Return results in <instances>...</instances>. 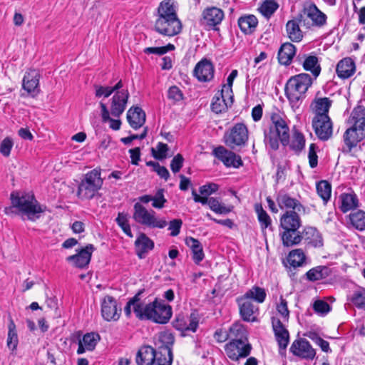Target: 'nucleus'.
Here are the masks:
<instances>
[{
  "mask_svg": "<svg viewBox=\"0 0 365 365\" xmlns=\"http://www.w3.org/2000/svg\"><path fill=\"white\" fill-rule=\"evenodd\" d=\"M175 49V46L173 44L169 43L166 46L162 47H148L144 49V52L148 54L155 53L158 55H163L169 51Z\"/></svg>",
  "mask_w": 365,
  "mask_h": 365,
  "instance_id": "obj_59",
  "label": "nucleus"
},
{
  "mask_svg": "<svg viewBox=\"0 0 365 365\" xmlns=\"http://www.w3.org/2000/svg\"><path fill=\"white\" fill-rule=\"evenodd\" d=\"M304 70L310 71L314 76V78L320 74L321 67L318 58L315 56H307L303 62Z\"/></svg>",
  "mask_w": 365,
  "mask_h": 365,
  "instance_id": "obj_41",
  "label": "nucleus"
},
{
  "mask_svg": "<svg viewBox=\"0 0 365 365\" xmlns=\"http://www.w3.org/2000/svg\"><path fill=\"white\" fill-rule=\"evenodd\" d=\"M272 125L270 133L272 137H289V128L287 122L279 115L274 114L271 117Z\"/></svg>",
  "mask_w": 365,
  "mask_h": 365,
  "instance_id": "obj_23",
  "label": "nucleus"
},
{
  "mask_svg": "<svg viewBox=\"0 0 365 365\" xmlns=\"http://www.w3.org/2000/svg\"><path fill=\"white\" fill-rule=\"evenodd\" d=\"M237 301L240 307V313L243 320L247 322L255 321V318L253 317V314L258 310L257 307L250 300L243 296L237 298Z\"/></svg>",
  "mask_w": 365,
  "mask_h": 365,
  "instance_id": "obj_24",
  "label": "nucleus"
},
{
  "mask_svg": "<svg viewBox=\"0 0 365 365\" xmlns=\"http://www.w3.org/2000/svg\"><path fill=\"white\" fill-rule=\"evenodd\" d=\"M94 249L93 245L88 244L81 249L77 254L67 257V260L77 267L83 268L89 264Z\"/></svg>",
  "mask_w": 365,
  "mask_h": 365,
  "instance_id": "obj_17",
  "label": "nucleus"
},
{
  "mask_svg": "<svg viewBox=\"0 0 365 365\" xmlns=\"http://www.w3.org/2000/svg\"><path fill=\"white\" fill-rule=\"evenodd\" d=\"M330 274V270L327 267L318 266L309 270L306 275L310 281H317L325 279Z\"/></svg>",
  "mask_w": 365,
  "mask_h": 365,
  "instance_id": "obj_42",
  "label": "nucleus"
},
{
  "mask_svg": "<svg viewBox=\"0 0 365 365\" xmlns=\"http://www.w3.org/2000/svg\"><path fill=\"white\" fill-rule=\"evenodd\" d=\"M199 324V317L195 312H192L189 317L185 319L183 317H178L175 322L176 329L180 331H196Z\"/></svg>",
  "mask_w": 365,
  "mask_h": 365,
  "instance_id": "obj_22",
  "label": "nucleus"
},
{
  "mask_svg": "<svg viewBox=\"0 0 365 365\" xmlns=\"http://www.w3.org/2000/svg\"><path fill=\"white\" fill-rule=\"evenodd\" d=\"M272 324L276 339L281 349H285L289 343V334L280 319L272 317Z\"/></svg>",
  "mask_w": 365,
  "mask_h": 365,
  "instance_id": "obj_20",
  "label": "nucleus"
},
{
  "mask_svg": "<svg viewBox=\"0 0 365 365\" xmlns=\"http://www.w3.org/2000/svg\"><path fill=\"white\" fill-rule=\"evenodd\" d=\"M313 309L317 313L326 314L330 311V306L324 301L317 300L314 303Z\"/></svg>",
  "mask_w": 365,
  "mask_h": 365,
  "instance_id": "obj_64",
  "label": "nucleus"
},
{
  "mask_svg": "<svg viewBox=\"0 0 365 365\" xmlns=\"http://www.w3.org/2000/svg\"><path fill=\"white\" fill-rule=\"evenodd\" d=\"M40 75L36 70L26 72L22 81V88L31 97L36 96L39 92Z\"/></svg>",
  "mask_w": 365,
  "mask_h": 365,
  "instance_id": "obj_12",
  "label": "nucleus"
},
{
  "mask_svg": "<svg viewBox=\"0 0 365 365\" xmlns=\"http://www.w3.org/2000/svg\"><path fill=\"white\" fill-rule=\"evenodd\" d=\"M160 356L156 353L155 360L158 365H171L173 354L171 349L167 346H160Z\"/></svg>",
  "mask_w": 365,
  "mask_h": 365,
  "instance_id": "obj_45",
  "label": "nucleus"
},
{
  "mask_svg": "<svg viewBox=\"0 0 365 365\" xmlns=\"http://www.w3.org/2000/svg\"><path fill=\"white\" fill-rule=\"evenodd\" d=\"M8 336L6 340V345L7 347L11 349L12 351L16 349L19 339H18V335L16 330V325L13 321V319L11 318L10 322L8 326Z\"/></svg>",
  "mask_w": 365,
  "mask_h": 365,
  "instance_id": "obj_43",
  "label": "nucleus"
},
{
  "mask_svg": "<svg viewBox=\"0 0 365 365\" xmlns=\"http://www.w3.org/2000/svg\"><path fill=\"white\" fill-rule=\"evenodd\" d=\"M155 29L164 36H173L181 31L182 24L179 19L157 18Z\"/></svg>",
  "mask_w": 365,
  "mask_h": 365,
  "instance_id": "obj_9",
  "label": "nucleus"
},
{
  "mask_svg": "<svg viewBox=\"0 0 365 365\" xmlns=\"http://www.w3.org/2000/svg\"><path fill=\"white\" fill-rule=\"evenodd\" d=\"M312 126L317 137H331L332 135V123L329 115H315Z\"/></svg>",
  "mask_w": 365,
  "mask_h": 365,
  "instance_id": "obj_14",
  "label": "nucleus"
},
{
  "mask_svg": "<svg viewBox=\"0 0 365 365\" xmlns=\"http://www.w3.org/2000/svg\"><path fill=\"white\" fill-rule=\"evenodd\" d=\"M353 125L346 129L344 137H351L354 134L365 137V108L359 106L351 113Z\"/></svg>",
  "mask_w": 365,
  "mask_h": 365,
  "instance_id": "obj_8",
  "label": "nucleus"
},
{
  "mask_svg": "<svg viewBox=\"0 0 365 365\" xmlns=\"http://www.w3.org/2000/svg\"><path fill=\"white\" fill-rule=\"evenodd\" d=\"M296 53V48L291 43L282 44L278 52L279 62L282 65H289Z\"/></svg>",
  "mask_w": 365,
  "mask_h": 365,
  "instance_id": "obj_33",
  "label": "nucleus"
},
{
  "mask_svg": "<svg viewBox=\"0 0 365 365\" xmlns=\"http://www.w3.org/2000/svg\"><path fill=\"white\" fill-rule=\"evenodd\" d=\"M243 297L249 300L253 299L257 303H262L266 298V292L264 289L255 286L249 289Z\"/></svg>",
  "mask_w": 365,
  "mask_h": 365,
  "instance_id": "obj_46",
  "label": "nucleus"
},
{
  "mask_svg": "<svg viewBox=\"0 0 365 365\" xmlns=\"http://www.w3.org/2000/svg\"><path fill=\"white\" fill-rule=\"evenodd\" d=\"M168 147L167 144L159 143L156 148H152L151 151L153 157L158 160H163L167 157Z\"/></svg>",
  "mask_w": 365,
  "mask_h": 365,
  "instance_id": "obj_55",
  "label": "nucleus"
},
{
  "mask_svg": "<svg viewBox=\"0 0 365 365\" xmlns=\"http://www.w3.org/2000/svg\"><path fill=\"white\" fill-rule=\"evenodd\" d=\"M317 192L319 196L327 203L331 197V186L326 180H322L317 184Z\"/></svg>",
  "mask_w": 365,
  "mask_h": 365,
  "instance_id": "obj_50",
  "label": "nucleus"
},
{
  "mask_svg": "<svg viewBox=\"0 0 365 365\" xmlns=\"http://www.w3.org/2000/svg\"><path fill=\"white\" fill-rule=\"evenodd\" d=\"M257 19L254 15H247L238 19V25L241 31L246 34L253 33L257 26Z\"/></svg>",
  "mask_w": 365,
  "mask_h": 365,
  "instance_id": "obj_36",
  "label": "nucleus"
},
{
  "mask_svg": "<svg viewBox=\"0 0 365 365\" xmlns=\"http://www.w3.org/2000/svg\"><path fill=\"white\" fill-rule=\"evenodd\" d=\"M280 235L282 244L286 247L298 245L303 238V236L298 230L292 231L291 230H283Z\"/></svg>",
  "mask_w": 365,
  "mask_h": 365,
  "instance_id": "obj_37",
  "label": "nucleus"
},
{
  "mask_svg": "<svg viewBox=\"0 0 365 365\" xmlns=\"http://www.w3.org/2000/svg\"><path fill=\"white\" fill-rule=\"evenodd\" d=\"M351 224L354 227L360 231L365 230V212L357 210L349 215Z\"/></svg>",
  "mask_w": 365,
  "mask_h": 365,
  "instance_id": "obj_47",
  "label": "nucleus"
},
{
  "mask_svg": "<svg viewBox=\"0 0 365 365\" xmlns=\"http://www.w3.org/2000/svg\"><path fill=\"white\" fill-rule=\"evenodd\" d=\"M212 155L227 168H237L242 165V161L239 155L227 150L223 146L215 148L212 150Z\"/></svg>",
  "mask_w": 365,
  "mask_h": 365,
  "instance_id": "obj_10",
  "label": "nucleus"
},
{
  "mask_svg": "<svg viewBox=\"0 0 365 365\" xmlns=\"http://www.w3.org/2000/svg\"><path fill=\"white\" fill-rule=\"evenodd\" d=\"M228 107L230 106L225 101V100H223V98L218 96L217 94L214 96L211 104L212 111L216 113H220L225 110Z\"/></svg>",
  "mask_w": 365,
  "mask_h": 365,
  "instance_id": "obj_53",
  "label": "nucleus"
},
{
  "mask_svg": "<svg viewBox=\"0 0 365 365\" xmlns=\"http://www.w3.org/2000/svg\"><path fill=\"white\" fill-rule=\"evenodd\" d=\"M101 169L95 168L85 175L80 182L77 195L82 200H91L95 197L103 185Z\"/></svg>",
  "mask_w": 365,
  "mask_h": 365,
  "instance_id": "obj_4",
  "label": "nucleus"
},
{
  "mask_svg": "<svg viewBox=\"0 0 365 365\" xmlns=\"http://www.w3.org/2000/svg\"><path fill=\"white\" fill-rule=\"evenodd\" d=\"M348 300L354 307L365 310V289L359 287L348 297Z\"/></svg>",
  "mask_w": 365,
  "mask_h": 365,
  "instance_id": "obj_40",
  "label": "nucleus"
},
{
  "mask_svg": "<svg viewBox=\"0 0 365 365\" xmlns=\"http://www.w3.org/2000/svg\"><path fill=\"white\" fill-rule=\"evenodd\" d=\"M135 252L139 258L145 257L146 254L154 247V242L145 234L141 233L136 239Z\"/></svg>",
  "mask_w": 365,
  "mask_h": 365,
  "instance_id": "obj_28",
  "label": "nucleus"
},
{
  "mask_svg": "<svg viewBox=\"0 0 365 365\" xmlns=\"http://www.w3.org/2000/svg\"><path fill=\"white\" fill-rule=\"evenodd\" d=\"M333 101L327 97H317L313 100L310 108L315 115H328Z\"/></svg>",
  "mask_w": 365,
  "mask_h": 365,
  "instance_id": "obj_25",
  "label": "nucleus"
},
{
  "mask_svg": "<svg viewBox=\"0 0 365 365\" xmlns=\"http://www.w3.org/2000/svg\"><path fill=\"white\" fill-rule=\"evenodd\" d=\"M214 71L212 63L207 59H202L196 64L193 73L199 81L207 82L213 78Z\"/></svg>",
  "mask_w": 365,
  "mask_h": 365,
  "instance_id": "obj_16",
  "label": "nucleus"
},
{
  "mask_svg": "<svg viewBox=\"0 0 365 365\" xmlns=\"http://www.w3.org/2000/svg\"><path fill=\"white\" fill-rule=\"evenodd\" d=\"M312 84V79L307 73H300L288 80L285 86V95L293 109L299 108Z\"/></svg>",
  "mask_w": 365,
  "mask_h": 365,
  "instance_id": "obj_3",
  "label": "nucleus"
},
{
  "mask_svg": "<svg viewBox=\"0 0 365 365\" xmlns=\"http://www.w3.org/2000/svg\"><path fill=\"white\" fill-rule=\"evenodd\" d=\"M100 108L101 110V117L104 123H108L109 127L113 130H118L121 124L120 120L118 119H112L110 117V113L109 112V110L104 103L100 102Z\"/></svg>",
  "mask_w": 365,
  "mask_h": 365,
  "instance_id": "obj_44",
  "label": "nucleus"
},
{
  "mask_svg": "<svg viewBox=\"0 0 365 365\" xmlns=\"http://www.w3.org/2000/svg\"><path fill=\"white\" fill-rule=\"evenodd\" d=\"M276 200L282 210H294L296 212H299L303 209V205L298 200L283 192H278Z\"/></svg>",
  "mask_w": 365,
  "mask_h": 365,
  "instance_id": "obj_19",
  "label": "nucleus"
},
{
  "mask_svg": "<svg viewBox=\"0 0 365 365\" xmlns=\"http://www.w3.org/2000/svg\"><path fill=\"white\" fill-rule=\"evenodd\" d=\"M318 150V147L316 144L312 143L309 148V164L312 168H314L318 165V156L317 155V150Z\"/></svg>",
  "mask_w": 365,
  "mask_h": 365,
  "instance_id": "obj_60",
  "label": "nucleus"
},
{
  "mask_svg": "<svg viewBox=\"0 0 365 365\" xmlns=\"http://www.w3.org/2000/svg\"><path fill=\"white\" fill-rule=\"evenodd\" d=\"M133 218L137 223L150 228L163 229L167 225L165 218H160L154 210H148L140 202L133 206Z\"/></svg>",
  "mask_w": 365,
  "mask_h": 365,
  "instance_id": "obj_5",
  "label": "nucleus"
},
{
  "mask_svg": "<svg viewBox=\"0 0 365 365\" xmlns=\"http://www.w3.org/2000/svg\"><path fill=\"white\" fill-rule=\"evenodd\" d=\"M127 120L132 128L137 129L144 124L145 113L140 107H131L127 112Z\"/></svg>",
  "mask_w": 365,
  "mask_h": 365,
  "instance_id": "obj_29",
  "label": "nucleus"
},
{
  "mask_svg": "<svg viewBox=\"0 0 365 365\" xmlns=\"http://www.w3.org/2000/svg\"><path fill=\"white\" fill-rule=\"evenodd\" d=\"M252 345L249 341H228L224 346L226 356L232 361L238 362L247 357L252 351Z\"/></svg>",
  "mask_w": 365,
  "mask_h": 365,
  "instance_id": "obj_7",
  "label": "nucleus"
},
{
  "mask_svg": "<svg viewBox=\"0 0 365 365\" xmlns=\"http://www.w3.org/2000/svg\"><path fill=\"white\" fill-rule=\"evenodd\" d=\"M155 357V350L150 346H144L138 350L135 361L138 365H153Z\"/></svg>",
  "mask_w": 365,
  "mask_h": 365,
  "instance_id": "obj_26",
  "label": "nucleus"
},
{
  "mask_svg": "<svg viewBox=\"0 0 365 365\" xmlns=\"http://www.w3.org/2000/svg\"><path fill=\"white\" fill-rule=\"evenodd\" d=\"M298 15L302 16L303 26L307 29L312 26L322 27L327 22L326 14L321 11L314 4L305 5L302 11Z\"/></svg>",
  "mask_w": 365,
  "mask_h": 365,
  "instance_id": "obj_6",
  "label": "nucleus"
},
{
  "mask_svg": "<svg viewBox=\"0 0 365 365\" xmlns=\"http://www.w3.org/2000/svg\"><path fill=\"white\" fill-rule=\"evenodd\" d=\"M11 206L5 207L4 212L7 215H11L15 213L14 209L18 210L22 219L31 221L38 220L43 209L35 199L33 194L14 192L10 197Z\"/></svg>",
  "mask_w": 365,
  "mask_h": 365,
  "instance_id": "obj_2",
  "label": "nucleus"
},
{
  "mask_svg": "<svg viewBox=\"0 0 365 365\" xmlns=\"http://www.w3.org/2000/svg\"><path fill=\"white\" fill-rule=\"evenodd\" d=\"M13 145L14 143L11 138H4L0 143V153L5 157H8L10 155Z\"/></svg>",
  "mask_w": 365,
  "mask_h": 365,
  "instance_id": "obj_63",
  "label": "nucleus"
},
{
  "mask_svg": "<svg viewBox=\"0 0 365 365\" xmlns=\"http://www.w3.org/2000/svg\"><path fill=\"white\" fill-rule=\"evenodd\" d=\"M99 339L100 336L98 334L92 332L85 334L81 339H79L77 354H82L86 351H93Z\"/></svg>",
  "mask_w": 365,
  "mask_h": 365,
  "instance_id": "obj_30",
  "label": "nucleus"
},
{
  "mask_svg": "<svg viewBox=\"0 0 365 365\" xmlns=\"http://www.w3.org/2000/svg\"><path fill=\"white\" fill-rule=\"evenodd\" d=\"M202 16L205 24L210 26H215L222 22L224 12L217 7H211L204 10Z\"/></svg>",
  "mask_w": 365,
  "mask_h": 365,
  "instance_id": "obj_27",
  "label": "nucleus"
},
{
  "mask_svg": "<svg viewBox=\"0 0 365 365\" xmlns=\"http://www.w3.org/2000/svg\"><path fill=\"white\" fill-rule=\"evenodd\" d=\"M186 245L190 248L192 253V259L194 262L199 264L205 257L202 246L197 239L192 237H187L185 240Z\"/></svg>",
  "mask_w": 365,
  "mask_h": 365,
  "instance_id": "obj_35",
  "label": "nucleus"
},
{
  "mask_svg": "<svg viewBox=\"0 0 365 365\" xmlns=\"http://www.w3.org/2000/svg\"><path fill=\"white\" fill-rule=\"evenodd\" d=\"M229 341H249L247 337V331L244 326L240 323H235L232 324L229 330Z\"/></svg>",
  "mask_w": 365,
  "mask_h": 365,
  "instance_id": "obj_38",
  "label": "nucleus"
},
{
  "mask_svg": "<svg viewBox=\"0 0 365 365\" xmlns=\"http://www.w3.org/2000/svg\"><path fill=\"white\" fill-rule=\"evenodd\" d=\"M117 224L121 227L125 235L132 237V232L128 223V215L123 212L118 213V215L116 218Z\"/></svg>",
  "mask_w": 365,
  "mask_h": 365,
  "instance_id": "obj_52",
  "label": "nucleus"
},
{
  "mask_svg": "<svg viewBox=\"0 0 365 365\" xmlns=\"http://www.w3.org/2000/svg\"><path fill=\"white\" fill-rule=\"evenodd\" d=\"M152 202V206L154 208L162 209L164 207L167 200L164 197V190L163 189L158 190L155 195L153 196Z\"/></svg>",
  "mask_w": 365,
  "mask_h": 365,
  "instance_id": "obj_56",
  "label": "nucleus"
},
{
  "mask_svg": "<svg viewBox=\"0 0 365 365\" xmlns=\"http://www.w3.org/2000/svg\"><path fill=\"white\" fill-rule=\"evenodd\" d=\"M255 211L257 213L258 220L262 228H267L271 225V219L267 213L263 210L262 205H257Z\"/></svg>",
  "mask_w": 365,
  "mask_h": 365,
  "instance_id": "obj_54",
  "label": "nucleus"
},
{
  "mask_svg": "<svg viewBox=\"0 0 365 365\" xmlns=\"http://www.w3.org/2000/svg\"><path fill=\"white\" fill-rule=\"evenodd\" d=\"M304 237L308 244L317 247L323 245L322 237L319 232L314 227H309L304 230Z\"/></svg>",
  "mask_w": 365,
  "mask_h": 365,
  "instance_id": "obj_39",
  "label": "nucleus"
},
{
  "mask_svg": "<svg viewBox=\"0 0 365 365\" xmlns=\"http://www.w3.org/2000/svg\"><path fill=\"white\" fill-rule=\"evenodd\" d=\"M133 312L137 318L140 320H151L158 324L167 323L172 316V309L163 301L155 299L151 303L146 304L135 295L124 308L125 314L129 317Z\"/></svg>",
  "mask_w": 365,
  "mask_h": 365,
  "instance_id": "obj_1",
  "label": "nucleus"
},
{
  "mask_svg": "<svg viewBox=\"0 0 365 365\" xmlns=\"http://www.w3.org/2000/svg\"><path fill=\"white\" fill-rule=\"evenodd\" d=\"M120 309L117 308L115 299L110 296H106L101 302V314L106 321H116L120 317Z\"/></svg>",
  "mask_w": 365,
  "mask_h": 365,
  "instance_id": "obj_15",
  "label": "nucleus"
},
{
  "mask_svg": "<svg viewBox=\"0 0 365 365\" xmlns=\"http://www.w3.org/2000/svg\"><path fill=\"white\" fill-rule=\"evenodd\" d=\"M301 225V218L294 210H287L280 217V227L282 230L297 231Z\"/></svg>",
  "mask_w": 365,
  "mask_h": 365,
  "instance_id": "obj_18",
  "label": "nucleus"
},
{
  "mask_svg": "<svg viewBox=\"0 0 365 365\" xmlns=\"http://www.w3.org/2000/svg\"><path fill=\"white\" fill-rule=\"evenodd\" d=\"M217 96L223 98L230 106L232 105L234 96L232 88L230 86H222L220 93Z\"/></svg>",
  "mask_w": 365,
  "mask_h": 365,
  "instance_id": "obj_57",
  "label": "nucleus"
},
{
  "mask_svg": "<svg viewBox=\"0 0 365 365\" xmlns=\"http://www.w3.org/2000/svg\"><path fill=\"white\" fill-rule=\"evenodd\" d=\"M336 70L338 76L345 79L351 77L354 73L356 67L351 58H345L337 63Z\"/></svg>",
  "mask_w": 365,
  "mask_h": 365,
  "instance_id": "obj_32",
  "label": "nucleus"
},
{
  "mask_svg": "<svg viewBox=\"0 0 365 365\" xmlns=\"http://www.w3.org/2000/svg\"><path fill=\"white\" fill-rule=\"evenodd\" d=\"M339 198L341 200L339 208L344 213L352 210L359 206L357 196L354 193H343L340 195Z\"/></svg>",
  "mask_w": 365,
  "mask_h": 365,
  "instance_id": "obj_34",
  "label": "nucleus"
},
{
  "mask_svg": "<svg viewBox=\"0 0 365 365\" xmlns=\"http://www.w3.org/2000/svg\"><path fill=\"white\" fill-rule=\"evenodd\" d=\"M248 130L244 123H237L232 127L230 137H247Z\"/></svg>",
  "mask_w": 365,
  "mask_h": 365,
  "instance_id": "obj_58",
  "label": "nucleus"
},
{
  "mask_svg": "<svg viewBox=\"0 0 365 365\" xmlns=\"http://www.w3.org/2000/svg\"><path fill=\"white\" fill-rule=\"evenodd\" d=\"M209 207L211 210L220 215L228 214L232 210V206H226L215 197L209 198Z\"/></svg>",
  "mask_w": 365,
  "mask_h": 365,
  "instance_id": "obj_49",
  "label": "nucleus"
},
{
  "mask_svg": "<svg viewBox=\"0 0 365 365\" xmlns=\"http://www.w3.org/2000/svg\"><path fill=\"white\" fill-rule=\"evenodd\" d=\"M290 351L295 356L309 360L313 359L316 355L315 350L305 339L295 340L290 347Z\"/></svg>",
  "mask_w": 365,
  "mask_h": 365,
  "instance_id": "obj_13",
  "label": "nucleus"
},
{
  "mask_svg": "<svg viewBox=\"0 0 365 365\" xmlns=\"http://www.w3.org/2000/svg\"><path fill=\"white\" fill-rule=\"evenodd\" d=\"M168 98L175 103L182 100L183 94L178 86H173L168 91Z\"/></svg>",
  "mask_w": 365,
  "mask_h": 365,
  "instance_id": "obj_61",
  "label": "nucleus"
},
{
  "mask_svg": "<svg viewBox=\"0 0 365 365\" xmlns=\"http://www.w3.org/2000/svg\"><path fill=\"white\" fill-rule=\"evenodd\" d=\"M158 18L178 19L175 0L163 1L158 9Z\"/></svg>",
  "mask_w": 365,
  "mask_h": 365,
  "instance_id": "obj_31",
  "label": "nucleus"
},
{
  "mask_svg": "<svg viewBox=\"0 0 365 365\" xmlns=\"http://www.w3.org/2000/svg\"><path fill=\"white\" fill-rule=\"evenodd\" d=\"M278 4L273 0L264 1L259 8V12L266 18H269L277 9Z\"/></svg>",
  "mask_w": 365,
  "mask_h": 365,
  "instance_id": "obj_51",
  "label": "nucleus"
},
{
  "mask_svg": "<svg viewBox=\"0 0 365 365\" xmlns=\"http://www.w3.org/2000/svg\"><path fill=\"white\" fill-rule=\"evenodd\" d=\"M304 260L305 255L301 249H296L291 251L287 257L288 262L294 267L302 266Z\"/></svg>",
  "mask_w": 365,
  "mask_h": 365,
  "instance_id": "obj_48",
  "label": "nucleus"
},
{
  "mask_svg": "<svg viewBox=\"0 0 365 365\" xmlns=\"http://www.w3.org/2000/svg\"><path fill=\"white\" fill-rule=\"evenodd\" d=\"M279 301V303L277 305V310L283 319L287 321L289 315L287 302L282 297H280Z\"/></svg>",
  "mask_w": 365,
  "mask_h": 365,
  "instance_id": "obj_62",
  "label": "nucleus"
},
{
  "mask_svg": "<svg viewBox=\"0 0 365 365\" xmlns=\"http://www.w3.org/2000/svg\"><path fill=\"white\" fill-rule=\"evenodd\" d=\"M302 16L298 14L293 19L287 21L286 24V31L288 38L293 42H299L302 40L303 32L299 28V24L303 25Z\"/></svg>",
  "mask_w": 365,
  "mask_h": 365,
  "instance_id": "obj_21",
  "label": "nucleus"
},
{
  "mask_svg": "<svg viewBox=\"0 0 365 365\" xmlns=\"http://www.w3.org/2000/svg\"><path fill=\"white\" fill-rule=\"evenodd\" d=\"M130 93L128 89H122L114 93L111 98L110 113L114 117H120L126 108Z\"/></svg>",
  "mask_w": 365,
  "mask_h": 365,
  "instance_id": "obj_11",
  "label": "nucleus"
}]
</instances>
